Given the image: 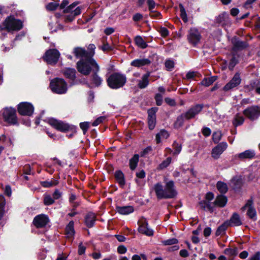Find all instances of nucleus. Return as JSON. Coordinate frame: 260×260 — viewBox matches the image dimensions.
Returning <instances> with one entry per match:
<instances>
[{
	"mask_svg": "<svg viewBox=\"0 0 260 260\" xmlns=\"http://www.w3.org/2000/svg\"><path fill=\"white\" fill-rule=\"evenodd\" d=\"M154 190L158 200L174 199L178 194L173 180L166 182L164 187L161 183L157 182L154 185Z\"/></svg>",
	"mask_w": 260,
	"mask_h": 260,
	"instance_id": "1",
	"label": "nucleus"
},
{
	"mask_svg": "<svg viewBox=\"0 0 260 260\" xmlns=\"http://www.w3.org/2000/svg\"><path fill=\"white\" fill-rule=\"evenodd\" d=\"M77 71L84 76H88L94 71L100 70V68L93 58H81L76 63Z\"/></svg>",
	"mask_w": 260,
	"mask_h": 260,
	"instance_id": "2",
	"label": "nucleus"
},
{
	"mask_svg": "<svg viewBox=\"0 0 260 260\" xmlns=\"http://www.w3.org/2000/svg\"><path fill=\"white\" fill-rule=\"evenodd\" d=\"M204 105L203 104H197L191 106L186 112L179 115L174 123L175 128L182 127L184 120H190L195 118L203 110Z\"/></svg>",
	"mask_w": 260,
	"mask_h": 260,
	"instance_id": "3",
	"label": "nucleus"
},
{
	"mask_svg": "<svg viewBox=\"0 0 260 260\" xmlns=\"http://www.w3.org/2000/svg\"><path fill=\"white\" fill-rule=\"evenodd\" d=\"M126 81L125 75L119 72H113L106 79L107 85L112 89H118L123 87Z\"/></svg>",
	"mask_w": 260,
	"mask_h": 260,
	"instance_id": "4",
	"label": "nucleus"
},
{
	"mask_svg": "<svg viewBox=\"0 0 260 260\" xmlns=\"http://www.w3.org/2000/svg\"><path fill=\"white\" fill-rule=\"evenodd\" d=\"M3 28L1 29H6L8 32L13 31H19L23 27V21L19 19H16L14 15L8 16L3 23Z\"/></svg>",
	"mask_w": 260,
	"mask_h": 260,
	"instance_id": "5",
	"label": "nucleus"
},
{
	"mask_svg": "<svg viewBox=\"0 0 260 260\" xmlns=\"http://www.w3.org/2000/svg\"><path fill=\"white\" fill-rule=\"evenodd\" d=\"M48 123L54 128L62 133H66L69 131L73 133L76 132L77 127L76 126L70 125L69 123L54 118H49Z\"/></svg>",
	"mask_w": 260,
	"mask_h": 260,
	"instance_id": "6",
	"label": "nucleus"
},
{
	"mask_svg": "<svg viewBox=\"0 0 260 260\" xmlns=\"http://www.w3.org/2000/svg\"><path fill=\"white\" fill-rule=\"evenodd\" d=\"M49 87L51 91L55 93L61 94L67 92V83L63 78L56 77L51 80Z\"/></svg>",
	"mask_w": 260,
	"mask_h": 260,
	"instance_id": "7",
	"label": "nucleus"
},
{
	"mask_svg": "<svg viewBox=\"0 0 260 260\" xmlns=\"http://www.w3.org/2000/svg\"><path fill=\"white\" fill-rule=\"evenodd\" d=\"M3 117L4 121L9 125H19V122L16 115V110L15 108L7 107L4 109Z\"/></svg>",
	"mask_w": 260,
	"mask_h": 260,
	"instance_id": "8",
	"label": "nucleus"
},
{
	"mask_svg": "<svg viewBox=\"0 0 260 260\" xmlns=\"http://www.w3.org/2000/svg\"><path fill=\"white\" fill-rule=\"evenodd\" d=\"M60 55L57 49H49L45 52L42 58L48 64L54 66L57 63Z\"/></svg>",
	"mask_w": 260,
	"mask_h": 260,
	"instance_id": "9",
	"label": "nucleus"
},
{
	"mask_svg": "<svg viewBox=\"0 0 260 260\" xmlns=\"http://www.w3.org/2000/svg\"><path fill=\"white\" fill-rule=\"evenodd\" d=\"M243 114L250 121H254L260 117V106L252 105L243 111Z\"/></svg>",
	"mask_w": 260,
	"mask_h": 260,
	"instance_id": "10",
	"label": "nucleus"
},
{
	"mask_svg": "<svg viewBox=\"0 0 260 260\" xmlns=\"http://www.w3.org/2000/svg\"><path fill=\"white\" fill-rule=\"evenodd\" d=\"M34 111L35 107L31 103L22 102L17 105V112L20 115L30 117Z\"/></svg>",
	"mask_w": 260,
	"mask_h": 260,
	"instance_id": "11",
	"label": "nucleus"
},
{
	"mask_svg": "<svg viewBox=\"0 0 260 260\" xmlns=\"http://www.w3.org/2000/svg\"><path fill=\"white\" fill-rule=\"evenodd\" d=\"M244 184V180L241 175L233 176L229 183L230 187L236 193H240L242 191Z\"/></svg>",
	"mask_w": 260,
	"mask_h": 260,
	"instance_id": "12",
	"label": "nucleus"
},
{
	"mask_svg": "<svg viewBox=\"0 0 260 260\" xmlns=\"http://www.w3.org/2000/svg\"><path fill=\"white\" fill-rule=\"evenodd\" d=\"M202 38L201 35L199 30L194 27H191L188 31L187 40L188 42L193 47H196Z\"/></svg>",
	"mask_w": 260,
	"mask_h": 260,
	"instance_id": "13",
	"label": "nucleus"
},
{
	"mask_svg": "<svg viewBox=\"0 0 260 260\" xmlns=\"http://www.w3.org/2000/svg\"><path fill=\"white\" fill-rule=\"evenodd\" d=\"M231 43L233 45L232 51L233 52L242 51L249 46L247 41H242L238 37L236 36L232 38Z\"/></svg>",
	"mask_w": 260,
	"mask_h": 260,
	"instance_id": "14",
	"label": "nucleus"
},
{
	"mask_svg": "<svg viewBox=\"0 0 260 260\" xmlns=\"http://www.w3.org/2000/svg\"><path fill=\"white\" fill-rule=\"evenodd\" d=\"M139 228L138 232L147 236H152L154 235L153 230L148 228V221L144 217H142L140 220L138 221Z\"/></svg>",
	"mask_w": 260,
	"mask_h": 260,
	"instance_id": "15",
	"label": "nucleus"
},
{
	"mask_svg": "<svg viewBox=\"0 0 260 260\" xmlns=\"http://www.w3.org/2000/svg\"><path fill=\"white\" fill-rule=\"evenodd\" d=\"M50 220L47 215L42 214L36 216L32 223L37 229L43 228L49 222Z\"/></svg>",
	"mask_w": 260,
	"mask_h": 260,
	"instance_id": "16",
	"label": "nucleus"
},
{
	"mask_svg": "<svg viewBox=\"0 0 260 260\" xmlns=\"http://www.w3.org/2000/svg\"><path fill=\"white\" fill-rule=\"evenodd\" d=\"M241 80L240 74L239 72L236 73L232 79L224 86L222 88L223 90L228 91L237 87L240 84Z\"/></svg>",
	"mask_w": 260,
	"mask_h": 260,
	"instance_id": "17",
	"label": "nucleus"
},
{
	"mask_svg": "<svg viewBox=\"0 0 260 260\" xmlns=\"http://www.w3.org/2000/svg\"><path fill=\"white\" fill-rule=\"evenodd\" d=\"M100 71H94L91 76H90V81L91 83H89L88 82L86 83V85L88 88H91L93 86L96 87H99L101 86L102 84L103 80L102 77H101L98 73Z\"/></svg>",
	"mask_w": 260,
	"mask_h": 260,
	"instance_id": "18",
	"label": "nucleus"
},
{
	"mask_svg": "<svg viewBox=\"0 0 260 260\" xmlns=\"http://www.w3.org/2000/svg\"><path fill=\"white\" fill-rule=\"evenodd\" d=\"M228 144L226 142H222L218 144L217 146L212 149L211 155L212 157L215 159L219 158L220 155L226 149Z\"/></svg>",
	"mask_w": 260,
	"mask_h": 260,
	"instance_id": "19",
	"label": "nucleus"
},
{
	"mask_svg": "<svg viewBox=\"0 0 260 260\" xmlns=\"http://www.w3.org/2000/svg\"><path fill=\"white\" fill-rule=\"evenodd\" d=\"M96 220V215L93 212H88L84 217L85 224L88 228L93 227Z\"/></svg>",
	"mask_w": 260,
	"mask_h": 260,
	"instance_id": "20",
	"label": "nucleus"
},
{
	"mask_svg": "<svg viewBox=\"0 0 260 260\" xmlns=\"http://www.w3.org/2000/svg\"><path fill=\"white\" fill-rule=\"evenodd\" d=\"M61 73L65 78L72 81H74L76 78V70L74 68H66L61 70Z\"/></svg>",
	"mask_w": 260,
	"mask_h": 260,
	"instance_id": "21",
	"label": "nucleus"
},
{
	"mask_svg": "<svg viewBox=\"0 0 260 260\" xmlns=\"http://www.w3.org/2000/svg\"><path fill=\"white\" fill-rule=\"evenodd\" d=\"M225 222L229 226H238L242 224L239 214L236 212L233 213L230 220H226Z\"/></svg>",
	"mask_w": 260,
	"mask_h": 260,
	"instance_id": "22",
	"label": "nucleus"
},
{
	"mask_svg": "<svg viewBox=\"0 0 260 260\" xmlns=\"http://www.w3.org/2000/svg\"><path fill=\"white\" fill-rule=\"evenodd\" d=\"M114 175V178L120 187L123 188L126 183L125 176L123 173L120 170H116L115 172Z\"/></svg>",
	"mask_w": 260,
	"mask_h": 260,
	"instance_id": "23",
	"label": "nucleus"
},
{
	"mask_svg": "<svg viewBox=\"0 0 260 260\" xmlns=\"http://www.w3.org/2000/svg\"><path fill=\"white\" fill-rule=\"evenodd\" d=\"M228 201L226 196L224 194H218L216 196L213 204L215 206L223 208L226 206Z\"/></svg>",
	"mask_w": 260,
	"mask_h": 260,
	"instance_id": "24",
	"label": "nucleus"
},
{
	"mask_svg": "<svg viewBox=\"0 0 260 260\" xmlns=\"http://www.w3.org/2000/svg\"><path fill=\"white\" fill-rule=\"evenodd\" d=\"M229 17V14L227 13L223 12L218 16L216 17L214 23L217 24L218 26L221 25L222 27H224L226 25V22Z\"/></svg>",
	"mask_w": 260,
	"mask_h": 260,
	"instance_id": "25",
	"label": "nucleus"
},
{
	"mask_svg": "<svg viewBox=\"0 0 260 260\" xmlns=\"http://www.w3.org/2000/svg\"><path fill=\"white\" fill-rule=\"evenodd\" d=\"M151 60L149 58L135 59L131 62V65L134 67L140 68L151 64Z\"/></svg>",
	"mask_w": 260,
	"mask_h": 260,
	"instance_id": "26",
	"label": "nucleus"
},
{
	"mask_svg": "<svg viewBox=\"0 0 260 260\" xmlns=\"http://www.w3.org/2000/svg\"><path fill=\"white\" fill-rule=\"evenodd\" d=\"M116 212L121 215H127L134 211V208L132 206H116Z\"/></svg>",
	"mask_w": 260,
	"mask_h": 260,
	"instance_id": "27",
	"label": "nucleus"
},
{
	"mask_svg": "<svg viewBox=\"0 0 260 260\" xmlns=\"http://www.w3.org/2000/svg\"><path fill=\"white\" fill-rule=\"evenodd\" d=\"M69 15L65 16V22H71L75 19V17L81 13V8L77 7L73 11L69 13Z\"/></svg>",
	"mask_w": 260,
	"mask_h": 260,
	"instance_id": "28",
	"label": "nucleus"
},
{
	"mask_svg": "<svg viewBox=\"0 0 260 260\" xmlns=\"http://www.w3.org/2000/svg\"><path fill=\"white\" fill-rule=\"evenodd\" d=\"M150 72L148 71L142 76L141 80H139L138 84V86L139 88L144 89L149 85V77L150 76Z\"/></svg>",
	"mask_w": 260,
	"mask_h": 260,
	"instance_id": "29",
	"label": "nucleus"
},
{
	"mask_svg": "<svg viewBox=\"0 0 260 260\" xmlns=\"http://www.w3.org/2000/svg\"><path fill=\"white\" fill-rule=\"evenodd\" d=\"M74 53L77 58H87L88 57L87 51L80 47H76L74 50Z\"/></svg>",
	"mask_w": 260,
	"mask_h": 260,
	"instance_id": "30",
	"label": "nucleus"
},
{
	"mask_svg": "<svg viewBox=\"0 0 260 260\" xmlns=\"http://www.w3.org/2000/svg\"><path fill=\"white\" fill-rule=\"evenodd\" d=\"M259 84L260 82L258 79H253L249 81L248 84L244 86V89L247 92H250L254 89L255 90V88Z\"/></svg>",
	"mask_w": 260,
	"mask_h": 260,
	"instance_id": "31",
	"label": "nucleus"
},
{
	"mask_svg": "<svg viewBox=\"0 0 260 260\" xmlns=\"http://www.w3.org/2000/svg\"><path fill=\"white\" fill-rule=\"evenodd\" d=\"M255 155L253 150L249 149L238 154V156L241 159H252Z\"/></svg>",
	"mask_w": 260,
	"mask_h": 260,
	"instance_id": "32",
	"label": "nucleus"
},
{
	"mask_svg": "<svg viewBox=\"0 0 260 260\" xmlns=\"http://www.w3.org/2000/svg\"><path fill=\"white\" fill-rule=\"evenodd\" d=\"M201 208L204 210L207 209L211 213L214 211V207L211 206V203L206 200H202L199 202Z\"/></svg>",
	"mask_w": 260,
	"mask_h": 260,
	"instance_id": "33",
	"label": "nucleus"
},
{
	"mask_svg": "<svg viewBox=\"0 0 260 260\" xmlns=\"http://www.w3.org/2000/svg\"><path fill=\"white\" fill-rule=\"evenodd\" d=\"M216 188L220 194H225L228 191V186L226 183L221 181H217L216 183Z\"/></svg>",
	"mask_w": 260,
	"mask_h": 260,
	"instance_id": "34",
	"label": "nucleus"
},
{
	"mask_svg": "<svg viewBox=\"0 0 260 260\" xmlns=\"http://www.w3.org/2000/svg\"><path fill=\"white\" fill-rule=\"evenodd\" d=\"M139 157L140 155L138 154H135L129 159V167L131 170L133 171L137 168L139 161Z\"/></svg>",
	"mask_w": 260,
	"mask_h": 260,
	"instance_id": "35",
	"label": "nucleus"
},
{
	"mask_svg": "<svg viewBox=\"0 0 260 260\" xmlns=\"http://www.w3.org/2000/svg\"><path fill=\"white\" fill-rule=\"evenodd\" d=\"M135 42L137 46L141 49H145L148 47L147 43L144 40L143 38L140 36H137L134 39Z\"/></svg>",
	"mask_w": 260,
	"mask_h": 260,
	"instance_id": "36",
	"label": "nucleus"
},
{
	"mask_svg": "<svg viewBox=\"0 0 260 260\" xmlns=\"http://www.w3.org/2000/svg\"><path fill=\"white\" fill-rule=\"evenodd\" d=\"M66 234L68 236H73L75 233L74 230V222L73 220L70 221L67 225L65 228Z\"/></svg>",
	"mask_w": 260,
	"mask_h": 260,
	"instance_id": "37",
	"label": "nucleus"
},
{
	"mask_svg": "<svg viewBox=\"0 0 260 260\" xmlns=\"http://www.w3.org/2000/svg\"><path fill=\"white\" fill-rule=\"evenodd\" d=\"M244 122V118L242 116H240L238 113L235 115L234 118L233 119L232 123L235 127H237L238 126L242 125Z\"/></svg>",
	"mask_w": 260,
	"mask_h": 260,
	"instance_id": "38",
	"label": "nucleus"
},
{
	"mask_svg": "<svg viewBox=\"0 0 260 260\" xmlns=\"http://www.w3.org/2000/svg\"><path fill=\"white\" fill-rule=\"evenodd\" d=\"M217 79L216 76H211L209 78H204L201 82V84L205 86L208 87L212 84Z\"/></svg>",
	"mask_w": 260,
	"mask_h": 260,
	"instance_id": "39",
	"label": "nucleus"
},
{
	"mask_svg": "<svg viewBox=\"0 0 260 260\" xmlns=\"http://www.w3.org/2000/svg\"><path fill=\"white\" fill-rule=\"evenodd\" d=\"M59 182L57 180H53L50 181L46 180V181H40V184L43 187H51L53 186H55L58 184Z\"/></svg>",
	"mask_w": 260,
	"mask_h": 260,
	"instance_id": "40",
	"label": "nucleus"
},
{
	"mask_svg": "<svg viewBox=\"0 0 260 260\" xmlns=\"http://www.w3.org/2000/svg\"><path fill=\"white\" fill-rule=\"evenodd\" d=\"M229 226L228 225L227 223L225 221H224L217 229L216 231L215 232L216 236H218L219 235H222L223 233H224Z\"/></svg>",
	"mask_w": 260,
	"mask_h": 260,
	"instance_id": "41",
	"label": "nucleus"
},
{
	"mask_svg": "<svg viewBox=\"0 0 260 260\" xmlns=\"http://www.w3.org/2000/svg\"><path fill=\"white\" fill-rule=\"evenodd\" d=\"M223 253L227 255L236 256L238 253V248L236 247L234 248H226L224 250Z\"/></svg>",
	"mask_w": 260,
	"mask_h": 260,
	"instance_id": "42",
	"label": "nucleus"
},
{
	"mask_svg": "<svg viewBox=\"0 0 260 260\" xmlns=\"http://www.w3.org/2000/svg\"><path fill=\"white\" fill-rule=\"evenodd\" d=\"M246 215L250 219L253 221H256L257 219L256 211L254 207H250L248 208L246 213Z\"/></svg>",
	"mask_w": 260,
	"mask_h": 260,
	"instance_id": "43",
	"label": "nucleus"
},
{
	"mask_svg": "<svg viewBox=\"0 0 260 260\" xmlns=\"http://www.w3.org/2000/svg\"><path fill=\"white\" fill-rule=\"evenodd\" d=\"M239 63L238 58L236 57L235 54H233L231 59L230 60L228 68L229 70L233 71L236 66Z\"/></svg>",
	"mask_w": 260,
	"mask_h": 260,
	"instance_id": "44",
	"label": "nucleus"
},
{
	"mask_svg": "<svg viewBox=\"0 0 260 260\" xmlns=\"http://www.w3.org/2000/svg\"><path fill=\"white\" fill-rule=\"evenodd\" d=\"M179 8L180 12V17L184 22H186L188 21L187 15L185 11V9L183 5L180 3L179 4Z\"/></svg>",
	"mask_w": 260,
	"mask_h": 260,
	"instance_id": "45",
	"label": "nucleus"
},
{
	"mask_svg": "<svg viewBox=\"0 0 260 260\" xmlns=\"http://www.w3.org/2000/svg\"><path fill=\"white\" fill-rule=\"evenodd\" d=\"M172 158L171 157H167L165 160H163L158 166V170H163L167 168L171 164Z\"/></svg>",
	"mask_w": 260,
	"mask_h": 260,
	"instance_id": "46",
	"label": "nucleus"
},
{
	"mask_svg": "<svg viewBox=\"0 0 260 260\" xmlns=\"http://www.w3.org/2000/svg\"><path fill=\"white\" fill-rule=\"evenodd\" d=\"M54 203V200L50 195L45 194L43 198V203L45 206H50Z\"/></svg>",
	"mask_w": 260,
	"mask_h": 260,
	"instance_id": "47",
	"label": "nucleus"
},
{
	"mask_svg": "<svg viewBox=\"0 0 260 260\" xmlns=\"http://www.w3.org/2000/svg\"><path fill=\"white\" fill-rule=\"evenodd\" d=\"M158 108L156 107H152L149 109L147 111L148 118H156V113L157 112Z\"/></svg>",
	"mask_w": 260,
	"mask_h": 260,
	"instance_id": "48",
	"label": "nucleus"
},
{
	"mask_svg": "<svg viewBox=\"0 0 260 260\" xmlns=\"http://www.w3.org/2000/svg\"><path fill=\"white\" fill-rule=\"evenodd\" d=\"M178 240L176 238H171L167 239L166 240H164L161 241V243L163 245H173L175 244H177L178 243Z\"/></svg>",
	"mask_w": 260,
	"mask_h": 260,
	"instance_id": "49",
	"label": "nucleus"
},
{
	"mask_svg": "<svg viewBox=\"0 0 260 260\" xmlns=\"http://www.w3.org/2000/svg\"><path fill=\"white\" fill-rule=\"evenodd\" d=\"M58 6V3L50 2L46 6V9L49 11H53L56 10Z\"/></svg>",
	"mask_w": 260,
	"mask_h": 260,
	"instance_id": "50",
	"label": "nucleus"
},
{
	"mask_svg": "<svg viewBox=\"0 0 260 260\" xmlns=\"http://www.w3.org/2000/svg\"><path fill=\"white\" fill-rule=\"evenodd\" d=\"M173 147L174 150V154H178L181 151V144L178 143L176 141H174L173 143Z\"/></svg>",
	"mask_w": 260,
	"mask_h": 260,
	"instance_id": "51",
	"label": "nucleus"
},
{
	"mask_svg": "<svg viewBox=\"0 0 260 260\" xmlns=\"http://www.w3.org/2000/svg\"><path fill=\"white\" fill-rule=\"evenodd\" d=\"M90 123L89 122H82L80 123V127L83 131L84 135H85L89 128Z\"/></svg>",
	"mask_w": 260,
	"mask_h": 260,
	"instance_id": "52",
	"label": "nucleus"
},
{
	"mask_svg": "<svg viewBox=\"0 0 260 260\" xmlns=\"http://www.w3.org/2000/svg\"><path fill=\"white\" fill-rule=\"evenodd\" d=\"M79 4V2H75L74 3H73L72 4H71L70 5H69V6H68L66 9H64L63 10V13H70V12H72V11H73L74 10H73V9L77 5Z\"/></svg>",
	"mask_w": 260,
	"mask_h": 260,
	"instance_id": "53",
	"label": "nucleus"
},
{
	"mask_svg": "<svg viewBox=\"0 0 260 260\" xmlns=\"http://www.w3.org/2000/svg\"><path fill=\"white\" fill-rule=\"evenodd\" d=\"M148 128L150 130L154 129L156 123V118H147Z\"/></svg>",
	"mask_w": 260,
	"mask_h": 260,
	"instance_id": "54",
	"label": "nucleus"
},
{
	"mask_svg": "<svg viewBox=\"0 0 260 260\" xmlns=\"http://www.w3.org/2000/svg\"><path fill=\"white\" fill-rule=\"evenodd\" d=\"M198 73L194 71H189L185 76V79L187 80L194 79L196 77H199Z\"/></svg>",
	"mask_w": 260,
	"mask_h": 260,
	"instance_id": "55",
	"label": "nucleus"
},
{
	"mask_svg": "<svg viewBox=\"0 0 260 260\" xmlns=\"http://www.w3.org/2000/svg\"><path fill=\"white\" fill-rule=\"evenodd\" d=\"M222 135L219 132H214L212 135V139L215 143H218L221 140Z\"/></svg>",
	"mask_w": 260,
	"mask_h": 260,
	"instance_id": "56",
	"label": "nucleus"
},
{
	"mask_svg": "<svg viewBox=\"0 0 260 260\" xmlns=\"http://www.w3.org/2000/svg\"><path fill=\"white\" fill-rule=\"evenodd\" d=\"M89 51H87V53L89 54H88V57L91 58H93V56H94L95 54L94 50L95 49V46L93 44H89L88 48Z\"/></svg>",
	"mask_w": 260,
	"mask_h": 260,
	"instance_id": "57",
	"label": "nucleus"
},
{
	"mask_svg": "<svg viewBox=\"0 0 260 260\" xmlns=\"http://www.w3.org/2000/svg\"><path fill=\"white\" fill-rule=\"evenodd\" d=\"M154 99L157 106H161L162 104V96L159 93H157L154 96Z\"/></svg>",
	"mask_w": 260,
	"mask_h": 260,
	"instance_id": "58",
	"label": "nucleus"
},
{
	"mask_svg": "<svg viewBox=\"0 0 260 260\" xmlns=\"http://www.w3.org/2000/svg\"><path fill=\"white\" fill-rule=\"evenodd\" d=\"M158 31L163 38H166L169 35V30L165 27L161 26Z\"/></svg>",
	"mask_w": 260,
	"mask_h": 260,
	"instance_id": "59",
	"label": "nucleus"
},
{
	"mask_svg": "<svg viewBox=\"0 0 260 260\" xmlns=\"http://www.w3.org/2000/svg\"><path fill=\"white\" fill-rule=\"evenodd\" d=\"M147 5L148 6V9L150 13H153V9L155 8L156 3L154 0H147Z\"/></svg>",
	"mask_w": 260,
	"mask_h": 260,
	"instance_id": "60",
	"label": "nucleus"
},
{
	"mask_svg": "<svg viewBox=\"0 0 260 260\" xmlns=\"http://www.w3.org/2000/svg\"><path fill=\"white\" fill-rule=\"evenodd\" d=\"M165 67L168 71H171L174 67V62L173 60L168 59L165 61Z\"/></svg>",
	"mask_w": 260,
	"mask_h": 260,
	"instance_id": "61",
	"label": "nucleus"
},
{
	"mask_svg": "<svg viewBox=\"0 0 260 260\" xmlns=\"http://www.w3.org/2000/svg\"><path fill=\"white\" fill-rule=\"evenodd\" d=\"M106 117L104 116H100L98 118H97L92 123V125L93 126H98L99 124H100V123H101L102 122H103V121L106 119Z\"/></svg>",
	"mask_w": 260,
	"mask_h": 260,
	"instance_id": "62",
	"label": "nucleus"
},
{
	"mask_svg": "<svg viewBox=\"0 0 260 260\" xmlns=\"http://www.w3.org/2000/svg\"><path fill=\"white\" fill-rule=\"evenodd\" d=\"M152 151V148L151 146H147L143 151L140 152L141 157H145L146 155L148 154L150 152Z\"/></svg>",
	"mask_w": 260,
	"mask_h": 260,
	"instance_id": "63",
	"label": "nucleus"
},
{
	"mask_svg": "<svg viewBox=\"0 0 260 260\" xmlns=\"http://www.w3.org/2000/svg\"><path fill=\"white\" fill-rule=\"evenodd\" d=\"M19 123L28 127L31 125V121L28 117L20 119Z\"/></svg>",
	"mask_w": 260,
	"mask_h": 260,
	"instance_id": "64",
	"label": "nucleus"
}]
</instances>
